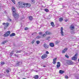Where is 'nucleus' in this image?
Listing matches in <instances>:
<instances>
[{
    "label": "nucleus",
    "instance_id": "ea45409f",
    "mask_svg": "<svg viewBox=\"0 0 79 79\" xmlns=\"http://www.w3.org/2000/svg\"><path fill=\"white\" fill-rule=\"evenodd\" d=\"M34 41L31 42V44H34Z\"/></svg>",
    "mask_w": 79,
    "mask_h": 79
},
{
    "label": "nucleus",
    "instance_id": "aec40b11",
    "mask_svg": "<svg viewBox=\"0 0 79 79\" xmlns=\"http://www.w3.org/2000/svg\"><path fill=\"white\" fill-rule=\"evenodd\" d=\"M63 18H60L59 19L60 22H62V21H63Z\"/></svg>",
    "mask_w": 79,
    "mask_h": 79
},
{
    "label": "nucleus",
    "instance_id": "4c0bfd02",
    "mask_svg": "<svg viewBox=\"0 0 79 79\" xmlns=\"http://www.w3.org/2000/svg\"><path fill=\"white\" fill-rule=\"evenodd\" d=\"M6 72H7V73H9V70H6Z\"/></svg>",
    "mask_w": 79,
    "mask_h": 79
},
{
    "label": "nucleus",
    "instance_id": "7c9ffc66",
    "mask_svg": "<svg viewBox=\"0 0 79 79\" xmlns=\"http://www.w3.org/2000/svg\"><path fill=\"white\" fill-rule=\"evenodd\" d=\"M65 56L66 57V58H69V56H68V55H65Z\"/></svg>",
    "mask_w": 79,
    "mask_h": 79
},
{
    "label": "nucleus",
    "instance_id": "4468645a",
    "mask_svg": "<svg viewBox=\"0 0 79 79\" xmlns=\"http://www.w3.org/2000/svg\"><path fill=\"white\" fill-rule=\"evenodd\" d=\"M46 35H50V34H51V32L48 31H46L45 32Z\"/></svg>",
    "mask_w": 79,
    "mask_h": 79
},
{
    "label": "nucleus",
    "instance_id": "5701e85b",
    "mask_svg": "<svg viewBox=\"0 0 79 79\" xmlns=\"http://www.w3.org/2000/svg\"><path fill=\"white\" fill-rule=\"evenodd\" d=\"M36 39H40V38H41V36L38 35L36 37Z\"/></svg>",
    "mask_w": 79,
    "mask_h": 79
},
{
    "label": "nucleus",
    "instance_id": "ddd939ff",
    "mask_svg": "<svg viewBox=\"0 0 79 79\" xmlns=\"http://www.w3.org/2000/svg\"><path fill=\"white\" fill-rule=\"evenodd\" d=\"M8 40H6L5 41H3L2 42V44L3 45H5V44H6V43H7V42H8Z\"/></svg>",
    "mask_w": 79,
    "mask_h": 79
},
{
    "label": "nucleus",
    "instance_id": "6ab92c4d",
    "mask_svg": "<svg viewBox=\"0 0 79 79\" xmlns=\"http://www.w3.org/2000/svg\"><path fill=\"white\" fill-rule=\"evenodd\" d=\"M51 26H52V27H54L55 25L54 24V23H53V22H52L51 23Z\"/></svg>",
    "mask_w": 79,
    "mask_h": 79
},
{
    "label": "nucleus",
    "instance_id": "9d476101",
    "mask_svg": "<svg viewBox=\"0 0 79 79\" xmlns=\"http://www.w3.org/2000/svg\"><path fill=\"white\" fill-rule=\"evenodd\" d=\"M44 47L46 49H47L48 48V45L47 44H45L44 45Z\"/></svg>",
    "mask_w": 79,
    "mask_h": 79
},
{
    "label": "nucleus",
    "instance_id": "f03ea898",
    "mask_svg": "<svg viewBox=\"0 0 79 79\" xmlns=\"http://www.w3.org/2000/svg\"><path fill=\"white\" fill-rule=\"evenodd\" d=\"M18 4H19V6L22 8H24V7L29 8L31 6V5H30V4H24V3L23 2H19Z\"/></svg>",
    "mask_w": 79,
    "mask_h": 79
},
{
    "label": "nucleus",
    "instance_id": "dca6fc26",
    "mask_svg": "<svg viewBox=\"0 0 79 79\" xmlns=\"http://www.w3.org/2000/svg\"><path fill=\"white\" fill-rule=\"evenodd\" d=\"M50 45L52 47H53L54 46V44H53V43H51L50 44Z\"/></svg>",
    "mask_w": 79,
    "mask_h": 79
},
{
    "label": "nucleus",
    "instance_id": "a878e982",
    "mask_svg": "<svg viewBox=\"0 0 79 79\" xmlns=\"http://www.w3.org/2000/svg\"><path fill=\"white\" fill-rule=\"evenodd\" d=\"M35 79H38L39 78V77L38 75H36L35 77Z\"/></svg>",
    "mask_w": 79,
    "mask_h": 79
},
{
    "label": "nucleus",
    "instance_id": "0eeeda50",
    "mask_svg": "<svg viewBox=\"0 0 79 79\" xmlns=\"http://www.w3.org/2000/svg\"><path fill=\"white\" fill-rule=\"evenodd\" d=\"M67 63L68 64H73V62L70 60H67Z\"/></svg>",
    "mask_w": 79,
    "mask_h": 79
},
{
    "label": "nucleus",
    "instance_id": "423d86ee",
    "mask_svg": "<svg viewBox=\"0 0 79 79\" xmlns=\"http://www.w3.org/2000/svg\"><path fill=\"white\" fill-rule=\"evenodd\" d=\"M47 57V55L46 54H44L43 55H42L41 58L42 59H45V58H46Z\"/></svg>",
    "mask_w": 79,
    "mask_h": 79
},
{
    "label": "nucleus",
    "instance_id": "c85d7f7f",
    "mask_svg": "<svg viewBox=\"0 0 79 79\" xmlns=\"http://www.w3.org/2000/svg\"><path fill=\"white\" fill-rule=\"evenodd\" d=\"M21 51H18L16 52V53H21Z\"/></svg>",
    "mask_w": 79,
    "mask_h": 79
},
{
    "label": "nucleus",
    "instance_id": "2f4dec72",
    "mask_svg": "<svg viewBox=\"0 0 79 79\" xmlns=\"http://www.w3.org/2000/svg\"><path fill=\"white\" fill-rule=\"evenodd\" d=\"M65 77L66 79H68V76L67 75H65Z\"/></svg>",
    "mask_w": 79,
    "mask_h": 79
},
{
    "label": "nucleus",
    "instance_id": "c03bdc74",
    "mask_svg": "<svg viewBox=\"0 0 79 79\" xmlns=\"http://www.w3.org/2000/svg\"><path fill=\"white\" fill-rule=\"evenodd\" d=\"M36 72H37V71H36Z\"/></svg>",
    "mask_w": 79,
    "mask_h": 79
},
{
    "label": "nucleus",
    "instance_id": "6e6552de",
    "mask_svg": "<svg viewBox=\"0 0 79 79\" xmlns=\"http://www.w3.org/2000/svg\"><path fill=\"white\" fill-rule=\"evenodd\" d=\"M63 27H61L60 29V33L62 36H63L64 35L63 34Z\"/></svg>",
    "mask_w": 79,
    "mask_h": 79
},
{
    "label": "nucleus",
    "instance_id": "c9c22d12",
    "mask_svg": "<svg viewBox=\"0 0 79 79\" xmlns=\"http://www.w3.org/2000/svg\"><path fill=\"white\" fill-rule=\"evenodd\" d=\"M46 54H49V52L48 51H46Z\"/></svg>",
    "mask_w": 79,
    "mask_h": 79
},
{
    "label": "nucleus",
    "instance_id": "37998d69",
    "mask_svg": "<svg viewBox=\"0 0 79 79\" xmlns=\"http://www.w3.org/2000/svg\"><path fill=\"white\" fill-rule=\"evenodd\" d=\"M43 67H44V68H45V67H46L45 65L43 66Z\"/></svg>",
    "mask_w": 79,
    "mask_h": 79
},
{
    "label": "nucleus",
    "instance_id": "79ce46f5",
    "mask_svg": "<svg viewBox=\"0 0 79 79\" xmlns=\"http://www.w3.org/2000/svg\"><path fill=\"white\" fill-rule=\"evenodd\" d=\"M19 62H18L17 64V65H18V64H19Z\"/></svg>",
    "mask_w": 79,
    "mask_h": 79
},
{
    "label": "nucleus",
    "instance_id": "393cba45",
    "mask_svg": "<svg viewBox=\"0 0 79 79\" xmlns=\"http://www.w3.org/2000/svg\"><path fill=\"white\" fill-rule=\"evenodd\" d=\"M50 38V37H47L46 38V40H49Z\"/></svg>",
    "mask_w": 79,
    "mask_h": 79
},
{
    "label": "nucleus",
    "instance_id": "a211bd4d",
    "mask_svg": "<svg viewBox=\"0 0 79 79\" xmlns=\"http://www.w3.org/2000/svg\"><path fill=\"white\" fill-rule=\"evenodd\" d=\"M70 29L71 30H73L74 29V26L71 25L70 27Z\"/></svg>",
    "mask_w": 79,
    "mask_h": 79
},
{
    "label": "nucleus",
    "instance_id": "473e14b6",
    "mask_svg": "<svg viewBox=\"0 0 79 79\" xmlns=\"http://www.w3.org/2000/svg\"><path fill=\"white\" fill-rule=\"evenodd\" d=\"M1 64H2V65H3V64H5V62H2L1 63Z\"/></svg>",
    "mask_w": 79,
    "mask_h": 79
},
{
    "label": "nucleus",
    "instance_id": "58836bf2",
    "mask_svg": "<svg viewBox=\"0 0 79 79\" xmlns=\"http://www.w3.org/2000/svg\"><path fill=\"white\" fill-rule=\"evenodd\" d=\"M15 56H17V57L18 56V55H17V54H15Z\"/></svg>",
    "mask_w": 79,
    "mask_h": 79
},
{
    "label": "nucleus",
    "instance_id": "20e7f679",
    "mask_svg": "<svg viewBox=\"0 0 79 79\" xmlns=\"http://www.w3.org/2000/svg\"><path fill=\"white\" fill-rule=\"evenodd\" d=\"M10 34V31H8L4 35V36L5 37H8Z\"/></svg>",
    "mask_w": 79,
    "mask_h": 79
},
{
    "label": "nucleus",
    "instance_id": "a18cd8bd",
    "mask_svg": "<svg viewBox=\"0 0 79 79\" xmlns=\"http://www.w3.org/2000/svg\"><path fill=\"white\" fill-rule=\"evenodd\" d=\"M10 21H11V19H10Z\"/></svg>",
    "mask_w": 79,
    "mask_h": 79
},
{
    "label": "nucleus",
    "instance_id": "c756f323",
    "mask_svg": "<svg viewBox=\"0 0 79 79\" xmlns=\"http://www.w3.org/2000/svg\"><path fill=\"white\" fill-rule=\"evenodd\" d=\"M11 1H12L14 4H15L16 2H15V0H11Z\"/></svg>",
    "mask_w": 79,
    "mask_h": 79
},
{
    "label": "nucleus",
    "instance_id": "f704fd0d",
    "mask_svg": "<svg viewBox=\"0 0 79 79\" xmlns=\"http://www.w3.org/2000/svg\"><path fill=\"white\" fill-rule=\"evenodd\" d=\"M39 35H41V34H42V32H39Z\"/></svg>",
    "mask_w": 79,
    "mask_h": 79
},
{
    "label": "nucleus",
    "instance_id": "e433bc0d",
    "mask_svg": "<svg viewBox=\"0 0 79 79\" xmlns=\"http://www.w3.org/2000/svg\"><path fill=\"white\" fill-rule=\"evenodd\" d=\"M25 30H27L28 29V28L27 27H26L24 28Z\"/></svg>",
    "mask_w": 79,
    "mask_h": 79
},
{
    "label": "nucleus",
    "instance_id": "cd10ccee",
    "mask_svg": "<svg viewBox=\"0 0 79 79\" xmlns=\"http://www.w3.org/2000/svg\"><path fill=\"white\" fill-rule=\"evenodd\" d=\"M36 43L37 44H40V41H36Z\"/></svg>",
    "mask_w": 79,
    "mask_h": 79
},
{
    "label": "nucleus",
    "instance_id": "bb28decb",
    "mask_svg": "<svg viewBox=\"0 0 79 79\" xmlns=\"http://www.w3.org/2000/svg\"><path fill=\"white\" fill-rule=\"evenodd\" d=\"M44 10L45 11H46V12H48V10L47 9H45Z\"/></svg>",
    "mask_w": 79,
    "mask_h": 79
},
{
    "label": "nucleus",
    "instance_id": "7ed1b4c3",
    "mask_svg": "<svg viewBox=\"0 0 79 79\" xmlns=\"http://www.w3.org/2000/svg\"><path fill=\"white\" fill-rule=\"evenodd\" d=\"M2 25L4 26V29H6V28L8 27V25H9V23H2Z\"/></svg>",
    "mask_w": 79,
    "mask_h": 79
},
{
    "label": "nucleus",
    "instance_id": "a19ab883",
    "mask_svg": "<svg viewBox=\"0 0 79 79\" xmlns=\"http://www.w3.org/2000/svg\"><path fill=\"white\" fill-rule=\"evenodd\" d=\"M68 20H65V22H67V21H68Z\"/></svg>",
    "mask_w": 79,
    "mask_h": 79
},
{
    "label": "nucleus",
    "instance_id": "412c9836",
    "mask_svg": "<svg viewBox=\"0 0 79 79\" xmlns=\"http://www.w3.org/2000/svg\"><path fill=\"white\" fill-rule=\"evenodd\" d=\"M29 19L30 21L32 20V16H30L29 17Z\"/></svg>",
    "mask_w": 79,
    "mask_h": 79
},
{
    "label": "nucleus",
    "instance_id": "b1692460",
    "mask_svg": "<svg viewBox=\"0 0 79 79\" xmlns=\"http://www.w3.org/2000/svg\"><path fill=\"white\" fill-rule=\"evenodd\" d=\"M13 51H12L11 53H10V56H13Z\"/></svg>",
    "mask_w": 79,
    "mask_h": 79
},
{
    "label": "nucleus",
    "instance_id": "49530a36",
    "mask_svg": "<svg viewBox=\"0 0 79 79\" xmlns=\"http://www.w3.org/2000/svg\"><path fill=\"white\" fill-rule=\"evenodd\" d=\"M79 79V78H78V79Z\"/></svg>",
    "mask_w": 79,
    "mask_h": 79
},
{
    "label": "nucleus",
    "instance_id": "9b49d317",
    "mask_svg": "<svg viewBox=\"0 0 79 79\" xmlns=\"http://www.w3.org/2000/svg\"><path fill=\"white\" fill-rule=\"evenodd\" d=\"M57 64L56 65V67L57 68H60V62H58L57 63Z\"/></svg>",
    "mask_w": 79,
    "mask_h": 79
},
{
    "label": "nucleus",
    "instance_id": "1a4fd4ad",
    "mask_svg": "<svg viewBox=\"0 0 79 79\" xmlns=\"http://www.w3.org/2000/svg\"><path fill=\"white\" fill-rule=\"evenodd\" d=\"M68 50V48H65L64 49L62 50V53H66V51Z\"/></svg>",
    "mask_w": 79,
    "mask_h": 79
},
{
    "label": "nucleus",
    "instance_id": "f3484780",
    "mask_svg": "<svg viewBox=\"0 0 79 79\" xmlns=\"http://www.w3.org/2000/svg\"><path fill=\"white\" fill-rule=\"evenodd\" d=\"M65 71H63L62 70H60L59 71V73L60 74H63V73H64Z\"/></svg>",
    "mask_w": 79,
    "mask_h": 79
},
{
    "label": "nucleus",
    "instance_id": "f257e3e1",
    "mask_svg": "<svg viewBox=\"0 0 79 79\" xmlns=\"http://www.w3.org/2000/svg\"><path fill=\"white\" fill-rule=\"evenodd\" d=\"M12 12H13V15L15 19H18L19 16V15L18 14L16 13V9L14 6H12Z\"/></svg>",
    "mask_w": 79,
    "mask_h": 79
},
{
    "label": "nucleus",
    "instance_id": "2eb2a0df",
    "mask_svg": "<svg viewBox=\"0 0 79 79\" xmlns=\"http://www.w3.org/2000/svg\"><path fill=\"white\" fill-rule=\"evenodd\" d=\"M16 34L14 33H13L10 35V37H13V36H15Z\"/></svg>",
    "mask_w": 79,
    "mask_h": 79
},
{
    "label": "nucleus",
    "instance_id": "39448f33",
    "mask_svg": "<svg viewBox=\"0 0 79 79\" xmlns=\"http://www.w3.org/2000/svg\"><path fill=\"white\" fill-rule=\"evenodd\" d=\"M77 53H76L73 57L72 58V60H77Z\"/></svg>",
    "mask_w": 79,
    "mask_h": 79
},
{
    "label": "nucleus",
    "instance_id": "72a5a7b5",
    "mask_svg": "<svg viewBox=\"0 0 79 79\" xmlns=\"http://www.w3.org/2000/svg\"><path fill=\"white\" fill-rule=\"evenodd\" d=\"M32 3H34V0H31Z\"/></svg>",
    "mask_w": 79,
    "mask_h": 79
},
{
    "label": "nucleus",
    "instance_id": "f8f14e48",
    "mask_svg": "<svg viewBox=\"0 0 79 79\" xmlns=\"http://www.w3.org/2000/svg\"><path fill=\"white\" fill-rule=\"evenodd\" d=\"M57 60V58H56L53 59V64H56V60Z\"/></svg>",
    "mask_w": 79,
    "mask_h": 79
},
{
    "label": "nucleus",
    "instance_id": "4be33fe9",
    "mask_svg": "<svg viewBox=\"0 0 79 79\" xmlns=\"http://www.w3.org/2000/svg\"><path fill=\"white\" fill-rule=\"evenodd\" d=\"M46 35H47L46 34H44L42 35L41 36H42L43 37H46Z\"/></svg>",
    "mask_w": 79,
    "mask_h": 79
}]
</instances>
